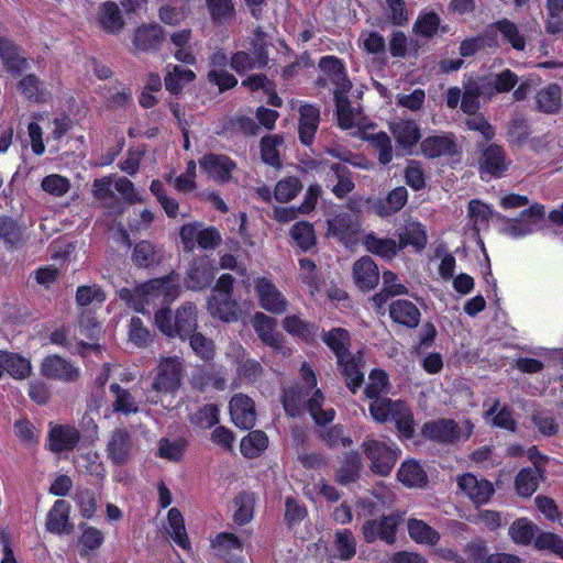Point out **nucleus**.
I'll list each match as a JSON object with an SVG mask.
<instances>
[{
	"label": "nucleus",
	"instance_id": "5",
	"mask_svg": "<svg viewBox=\"0 0 563 563\" xmlns=\"http://www.w3.org/2000/svg\"><path fill=\"white\" fill-rule=\"evenodd\" d=\"M155 324L162 333L169 338L185 339L192 334L197 327V312L192 303L183 305L173 316L169 309H159L155 313Z\"/></svg>",
	"mask_w": 563,
	"mask_h": 563
},
{
	"label": "nucleus",
	"instance_id": "48",
	"mask_svg": "<svg viewBox=\"0 0 563 563\" xmlns=\"http://www.w3.org/2000/svg\"><path fill=\"white\" fill-rule=\"evenodd\" d=\"M485 419L495 427L509 431L516 430V421L511 410L506 406H501L498 400H494L492 407L486 410Z\"/></svg>",
	"mask_w": 563,
	"mask_h": 563
},
{
	"label": "nucleus",
	"instance_id": "50",
	"mask_svg": "<svg viewBox=\"0 0 563 563\" xmlns=\"http://www.w3.org/2000/svg\"><path fill=\"white\" fill-rule=\"evenodd\" d=\"M537 103L541 111L555 113L561 108L562 90L556 84H551L537 93Z\"/></svg>",
	"mask_w": 563,
	"mask_h": 563
},
{
	"label": "nucleus",
	"instance_id": "31",
	"mask_svg": "<svg viewBox=\"0 0 563 563\" xmlns=\"http://www.w3.org/2000/svg\"><path fill=\"white\" fill-rule=\"evenodd\" d=\"M389 316L397 323L415 328L420 322L421 313L411 301L399 299L391 302Z\"/></svg>",
	"mask_w": 563,
	"mask_h": 563
},
{
	"label": "nucleus",
	"instance_id": "63",
	"mask_svg": "<svg viewBox=\"0 0 563 563\" xmlns=\"http://www.w3.org/2000/svg\"><path fill=\"white\" fill-rule=\"evenodd\" d=\"M388 391V377L387 374L380 369H374L371 372L368 377V384L365 388V394L368 398L375 399H386L385 397H380V395Z\"/></svg>",
	"mask_w": 563,
	"mask_h": 563
},
{
	"label": "nucleus",
	"instance_id": "61",
	"mask_svg": "<svg viewBox=\"0 0 563 563\" xmlns=\"http://www.w3.org/2000/svg\"><path fill=\"white\" fill-rule=\"evenodd\" d=\"M440 27V16L433 11H422L418 15L413 31L423 37H432Z\"/></svg>",
	"mask_w": 563,
	"mask_h": 563
},
{
	"label": "nucleus",
	"instance_id": "8",
	"mask_svg": "<svg viewBox=\"0 0 563 563\" xmlns=\"http://www.w3.org/2000/svg\"><path fill=\"white\" fill-rule=\"evenodd\" d=\"M180 240L186 251H192L196 245L201 249H214L221 242V235L214 228H205L200 222L187 223L180 229Z\"/></svg>",
	"mask_w": 563,
	"mask_h": 563
},
{
	"label": "nucleus",
	"instance_id": "17",
	"mask_svg": "<svg viewBox=\"0 0 563 563\" xmlns=\"http://www.w3.org/2000/svg\"><path fill=\"white\" fill-rule=\"evenodd\" d=\"M529 459L534 463L536 468H523L516 478V488L520 496H531L538 487L539 477L541 476V456L536 448L528 450Z\"/></svg>",
	"mask_w": 563,
	"mask_h": 563
},
{
	"label": "nucleus",
	"instance_id": "12",
	"mask_svg": "<svg viewBox=\"0 0 563 563\" xmlns=\"http://www.w3.org/2000/svg\"><path fill=\"white\" fill-rule=\"evenodd\" d=\"M200 169L208 178L225 184L232 179V174L236 169V164L224 154L209 153L199 162Z\"/></svg>",
	"mask_w": 563,
	"mask_h": 563
},
{
	"label": "nucleus",
	"instance_id": "55",
	"mask_svg": "<svg viewBox=\"0 0 563 563\" xmlns=\"http://www.w3.org/2000/svg\"><path fill=\"white\" fill-rule=\"evenodd\" d=\"M283 327L286 332L291 335L299 336L305 341H310L314 338L316 329L312 324L303 321L298 316H287L283 320Z\"/></svg>",
	"mask_w": 563,
	"mask_h": 563
},
{
	"label": "nucleus",
	"instance_id": "6",
	"mask_svg": "<svg viewBox=\"0 0 563 563\" xmlns=\"http://www.w3.org/2000/svg\"><path fill=\"white\" fill-rule=\"evenodd\" d=\"M473 429L474 426L468 420L439 419L426 422L422 433L434 441L454 443L467 440L473 433Z\"/></svg>",
	"mask_w": 563,
	"mask_h": 563
},
{
	"label": "nucleus",
	"instance_id": "21",
	"mask_svg": "<svg viewBox=\"0 0 563 563\" xmlns=\"http://www.w3.org/2000/svg\"><path fill=\"white\" fill-rule=\"evenodd\" d=\"M164 41V30L156 23L142 24L133 34V45L136 51L148 52L157 49Z\"/></svg>",
	"mask_w": 563,
	"mask_h": 563
},
{
	"label": "nucleus",
	"instance_id": "19",
	"mask_svg": "<svg viewBox=\"0 0 563 563\" xmlns=\"http://www.w3.org/2000/svg\"><path fill=\"white\" fill-rule=\"evenodd\" d=\"M230 415L233 423L241 429H251L256 421L253 400L245 395H235L230 401Z\"/></svg>",
	"mask_w": 563,
	"mask_h": 563
},
{
	"label": "nucleus",
	"instance_id": "58",
	"mask_svg": "<svg viewBox=\"0 0 563 563\" xmlns=\"http://www.w3.org/2000/svg\"><path fill=\"white\" fill-rule=\"evenodd\" d=\"M117 176H106L95 179L92 192L96 199L100 200L106 207H112L114 201Z\"/></svg>",
	"mask_w": 563,
	"mask_h": 563
},
{
	"label": "nucleus",
	"instance_id": "35",
	"mask_svg": "<svg viewBox=\"0 0 563 563\" xmlns=\"http://www.w3.org/2000/svg\"><path fill=\"white\" fill-rule=\"evenodd\" d=\"M299 136L302 143L310 144L319 125V109L311 104H303L299 109Z\"/></svg>",
	"mask_w": 563,
	"mask_h": 563
},
{
	"label": "nucleus",
	"instance_id": "26",
	"mask_svg": "<svg viewBox=\"0 0 563 563\" xmlns=\"http://www.w3.org/2000/svg\"><path fill=\"white\" fill-rule=\"evenodd\" d=\"M389 129L397 144L406 150L416 145L421 137L420 128L412 120L393 121Z\"/></svg>",
	"mask_w": 563,
	"mask_h": 563
},
{
	"label": "nucleus",
	"instance_id": "4",
	"mask_svg": "<svg viewBox=\"0 0 563 563\" xmlns=\"http://www.w3.org/2000/svg\"><path fill=\"white\" fill-rule=\"evenodd\" d=\"M369 412L377 422L393 421L401 437L410 439L415 432V421L410 408L401 400L375 399Z\"/></svg>",
	"mask_w": 563,
	"mask_h": 563
},
{
	"label": "nucleus",
	"instance_id": "43",
	"mask_svg": "<svg viewBox=\"0 0 563 563\" xmlns=\"http://www.w3.org/2000/svg\"><path fill=\"white\" fill-rule=\"evenodd\" d=\"M110 391L113 397V411L122 415L136 413L139 411V402L130 390L122 388L118 384H112Z\"/></svg>",
	"mask_w": 563,
	"mask_h": 563
},
{
	"label": "nucleus",
	"instance_id": "27",
	"mask_svg": "<svg viewBox=\"0 0 563 563\" xmlns=\"http://www.w3.org/2000/svg\"><path fill=\"white\" fill-rule=\"evenodd\" d=\"M216 268L210 260L202 257L196 261L187 273V286L194 290H200L210 285L214 277Z\"/></svg>",
	"mask_w": 563,
	"mask_h": 563
},
{
	"label": "nucleus",
	"instance_id": "46",
	"mask_svg": "<svg viewBox=\"0 0 563 563\" xmlns=\"http://www.w3.org/2000/svg\"><path fill=\"white\" fill-rule=\"evenodd\" d=\"M49 341L53 344L64 346L71 353H77L80 355H86L91 351L99 350V345L96 343H88L84 340H69L64 329H57L53 331L49 335Z\"/></svg>",
	"mask_w": 563,
	"mask_h": 563
},
{
	"label": "nucleus",
	"instance_id": "16",
	"mask_svg": "<svg viewBox=\"0 0 563 563\" xmlns=\"http://www.w3.org/2000/svg\"><path fill=\"white\" fill-rule=\"evenodd\" d=\"M360 231L358 221L347 213H341L328 220V235L338 238L346 245L356 241Z\"/></svg>",
	"mask_w": 563,
	"mask_h": 563
},
{
	"label": "nucleus",
	"instance_id": "41",
	"mask_svg": "<svg viewBox=\"0 0 563 563\" xmlns=\"http://www.w3.org/2000/svg\"><path fill=\"white\" fill-rule=\"evenodd\" d=\"M131 451L130 437L126 432L118 430L113 432L107 445L108 456L115 464H123L128 461Z\"/></svg>",
	"mask_w": 563,
	"mask_h": 563
},
{
	"label": "nucleus",
	"instance_id": "14",
	"mask_svg": "<svg viewBox=\"0 0 563 563\" xmlns=\"http://www.w3.org/2000/svg\"><path fill=\"white\" fill-rule=\"evenodd\" d=\"M459 489L474 504L483 505L489 501L495 493L493 484L484 477L472 473L463 474L457 478Z\"/></svg>",
	"mask_w": 563,
	"mask_h": 563
},
{
	"label": "nucleus",
	"instance_id": "9",
	"mask_svg": "<svg viewBox=\"0 0 563 563\" xmlns=\"http://www.w3.org/2000/svg\"><path fill=\"white\" fill-rule=\"evenodd\" d=\"M254 288L260 306L264 310L273 314H282L287 311L288 300L271 279L266 277L256 278Z\"/></svg>",
	"mask_w": 563,
	"mask_h": 563
},
{
	"label": "nucleus",
	"instance_id": "32",
	"mask_svg": "<svg viewBox=\"0 0 563 563\" xmlns=\"http://www.w3.org/2000/svg\"><path fill=\"white\" fill-rule=\"evenodd\" d=\"M398 245L402 250L407 246H412L416 251H422L428 243V234L424 225L420 222H409L398 233Z\"/></svg>",
	"mask_w": 563,
	"mask_h": 563
},
{
	"label": "nucleus",
	"instance_id": "59",
	"mask_svg": "<svg viewBox=\"0 0 563 563\" xmlns=\"http://www.w3.org/2000/svg\"><path fill=\"white\" fill-rule=\"evenodd\" d=\"M70 180L59 174H49L41 181V188L47 195L59 198L70 190Z\"/></svg>",
	"mask_w": 563,
	"mask_h": 563
},
{
	"label": "nucleus",
	"instance_id": "15",
	"mask_svg": "<svg viewBox=\"0 0 563 563\" xmlns=\"http://www.w3.org/2000/svg\"><path fill=\"white\" fill-rule=\"evenodd\" d=\"M41 374L47 378L74 382L79 377V368L59 355H49L41 364Z\"/></svg>",
	"mask_w": 563,
	"mask_h": 563
},
{
	"label": "nucleus",
	"instance_id": "13",
	"mask_svg": "<svg viewBox=\"0 0 563 563\" xmlns=\"http://www.w3.org/2000/svg\"><path fill=\"white\" fill-rule=\"evenodd\" d=\"M400 520V515L384 516L379 520H367L362 527L365 541L372 543L380 539L386 543H394L396 540L397 526Z\"/></svg>",
	"mask_w": 563,
	"mask_h": 563
},
{
	"label": "nucleus",
	"instance_id": "57",
	"mask_svg": "<svg viewBox=\"0 0 563 563\" xmlns=\"http://www.w3.org/2000/svg\"><path fill=\"white\" fill-rule=\"evenodd\" d=\"M323 341L335 353L338 362H343L344 354L349 353L346 347L350 341L347 331L342 328L333 329L324 335Z\"/></svg>",
	"mask_w": 563,
	"mask_h": 563
},
{
	"label": "nucleus",
	"instance_id": "45",
	"mask_svg": "<svg viewBox=\"0 0 563 563\" xmlns=\"http://www.w3.org/2000/svg\"><path fill=\"white\" fill-rule=\"evenodd\" d=\"M211 545L216 554L224 560H230L242 552V544L239 539L228 532L219 533L211 540Z\"/></svg>",
	"mask_w": 563,
	"mask_h": 563
},
{
	"label": "nucleus",
	"instance_id": "34",
	"mask_svg": "<svg viewBox=\"0 0 563 563\" xmlns=\"http://www.w3.org/2000/svg\"><path fill=\"white\" fill-rule=\"evenodd\" d=\"M421 152L426 157L435 158L455 153V143L450 135H433L421 143Z\"/></svg>",
	"mask_w": 563,
	"mask_h": 563
},
{
	"label": "nucleus",
	"instance_id": "52",
	"mask_svg": "<svg viewBox=\"0 0 563 563\" xmlns=\"http://www.w3.org/2000/svg\"><path fill=\"white\" fill-rule=\"evenodd\" d=\"M0 361H3L4 371L14 378L23 379L31 373V362L19 354L3 352Z\"/></svg>",
	"mask_w": 563,
	"mask_h": 563
},
{
	"label": "nucleus",
	"instance_id": "28",
	"mask_svg": "<svg viewBox=\"0 0 563 563\" xmlns=\"http://www.w3.org/2000/svg\"><path fill=\"white\" fill-rule=\"evenodd\" d=\"M97 22L107 33H119L124 26V19L118 4L113 1L103 2L98 10Z\"/></svg>",
	"mask_w": 563,
	"mask_h": 563
},
{
	"label": "nucleus",
	"instance_id": "47",
	"mask_svg": "<svg viewBox=\"0 0 563 563\" xmlns=\"http://www.w3.org/2000/svg\"><path fill=\"white\" fill-rule=\"evenodd\" d=\"M284 146V137L273 134L264 136L261 141V157L264 163L278 167L280 166V152Z\"/></svg>",
	"mask_w": 563,
	"mask_h": 563
},
{
	"label": "nucleus",
	"instance_id": "29",
	"mask_svg": "<svg viewBox=\"0 0 563 563\" xmlns=\"http://www.w3.org/2000/svg\"><path fill=\"white\" fill-rule=\"evenodd\" d=\"M195 79L196 74L191 69L174 64H168L165 67V88L173 95L181 93L186 85L192 82Z\"/></svg>",
	"mask_w": 563,
	"mask_h": 563
},
{
	"label": "nucleus",
	"instance_id": "49",
	"mask_svg": "<svg viewBox=\"0 0 563 563\" xmlns=\"http://www.w3.org/2000/svg\"><path fill=\"white\" fill-rule=\"evenodd\" d=\"M538 527L527 518L515 520L509 528V536L517 544L528 545L536 541Z\"/></svg>",
	"mask_w": 563,
	"mask_h": 563
},
{
	"label": "nucleus",
	"instance_id": "22",
	"mask_svg": "<svg viewBox=\"0 0 563 563\" xmlns=\"http://www.w3.org/2000/svg\"><path fill=\"white\" fill-rule=\"evenodd\" d=\"M508 168L503 150L497 145H489L479 161V172L482 179L486 176L499 177Z\"/></svg>",
	"mask_w": 563,
	"mask_h": 563
},
{
	"label": "nucleus",
	"instance_id": "25",
	"mask_svg": "<svg viewBox=\"0 0 563 563\" xmlns=\"http://www.w3.org/2000/svg\"><path fill=\"white\" fill-rule=\"evenodd\" d=\"M70 505L64 499H58L54 503L46 516L47 531L56 534L68 532L71 528L69 522Z\"/></svg>",
	"mask_w": 563,
	"mask_h": 563
},
{
	"label": "nucleus",
	"instance_id": "54",
	"mask_svg": "<svg viewBox=\"0 0 563 563\" xmlns=\"http://www.w3.org/2000/svg\"><path fill=\"white\" fill-rule=\"evenodd\" d=\"M494 26L501 34L504 40L511 45L514 49H525L526 37L514 22L504 19L496 22Z\"/></svg>",
	"mask_w": 563,
	"mask_h": 563
},
{
	"label": "nucleus",
	"instance_id": "51",
	"mask_svg": "<svg viewBox=\"0 0 563 563\" xmlns=\"http://www.w3.org/2000/svg\"><path fill=\"white\" fill-rule=\"evenodd\" d=\"M268 446V438L265 432L255 430L250 432L241 441V453L247 459L260 456Z\"/></svg>",
	"mask_w": 563,
	"mask_h": 563
},
{
	"label": "nucleus",
	"instance_id": "10",
	"mask_svg": "<svg viewBox=\"0 0 563 563\" xmlns=\"http://www.w3.org/2000/svg\"><path fill=\"white\" fill-rule=\"evenodd\" d=\"M543 217V206L533 205L522 211L518 219L508 220L503 232L510 238H523L540 228Z\"/></svg>",
	"mask_w": 563,
	"mask_h": 563
},
{
	"label": "nucleus",
	"instance_id": "53",
	"mask_svg": "<svg viewBox=\"0 0 563 563\" xmlns=\"http://www.w3.org/2000/svg\"><path fill=\"white\" fill-rule=\"evenodd\" d=\"M333 548L339 559L351 560L356 554V541L352 531L340 529L334 533Z\"/></svg>",
	"mask_w": 563,
	"mask_h": 563
},
{
	"label": "nucleus",
	"instance_id": "36",
	"mask_svg": "<svg viewBox=\"0 0 563 563\" xmlns=\"http://www.w3.org/2000/svg\"><path fill=\"white\" fill-rule=\"evenodd\" d=\"M320 170L325 173L327 176L331 177L329 181L338 180V183L332 188V191L336 197L343 198L354 188L353 181L345 176V166L341 163H322Z\"/></svg>",
	"mask_w": 563,
	"mask_h": 563
},
{
	"label": "nucleus",
	"instance_id": "20",
	"mask_svg": "<svg viewBox=\"0 0 563 563\" xmlns=\"http://www.w3.org/2000/svg\"><path fill=\"white\" fill-rule=\"evenodd\" d=\"M353 279L362 290L375 288L379 282V271L376 263L369 256H363L353 265Z\"/></svg>",
	"mask_w": 563,
	"mask_h": 563
},
{
	"label": "nucleus",
	"instance_id": "30",
	"mask_svg": "<svg viewBox=\"0 0 563 563\" xmlns=\"http://www.w3.org/2000/svg\"><path fill=\"white\" fill-rule=\"evenodd\" d=\"M407 531L410 539L428 547H434L440 541V533L426 521L416 518H409L407 521Z\"/></svg>",
	"mask_w": 563,
	"mask_h": 563
},
{
	"label": "nucleus",
	"instance_id": "11",
	"mask_svg": "<svg viewBox=\"0 0 563 563\" xmlns=\"http://www.w3.org/2000/svg\"><path fill=\"white\" fill-rule=\"evenodd\" d=\"M183 363L177 356L163 357L156 368L153 389L157 393H172L180 384Z\"/></svg>",
	"mask_w": 563,
	"mask_h": 563
},
{
	"label": "nucleus",
	"instance_id": "62",
	"mask_svg": "<svg viewBox=\"0 0 563 563\" xmlns=\"http://www.w3.org/2000/svg\"><path fill=\"white\" fill-rule=\"evenodd\" d=\"M290 234L296 244L303 251L311 249L316 244L314 230L309 222L301 221L295 223Z\"/></svg>",
	"mask_w": 563,
	"mask_h": 563
},
{
	"label": "nucleus",
	"instance_id": "18",
	"mask_svg": "<svg viewBox=\"0 0 563 563\" xmlns=\"http://www.w3.org/2000/svg\"><path fill=\"white\" fill-rule=\"evenodd\" d=\"M252 325L257 336L265 345L277 352L283 351L284 346L279 334L276 331V319L265 314L264 312H256L253 317Z\"/></svg>",
	"mask_w": 563,
	"mask_h": 563
},
{
	"label": "nucleus",
	"instance_id": "37",
	"mask_svg": "<svg viewBox=\"0 0 563 563\" xmlns=\"http://www.w3.org/2000/svg\"><path fill=\"white\" fill-rule=\"evenodd\" d=\"M78 440V431L70 426H56L49 432V448L55 452L73 449Z\"/></svg>",
	"mask_w": 563,
	"mask_h": 563
},
{
	"label": "nucleus",
	"instance_id": "2",
	"mask_svg": "<svg viewBox=\"0 0 563 563\" xmlns=\"http://www.w3.org/2000/svg\"><path fill=\"white\" fill-rule=\"evenodd\" d=\"M301 377L305 383L303 389H290L284 395V408L290 416L299 413V404L307 401L308 410L318 424H325L331 422L334 418V410L332 408L321 409L324 397L320 389H317V378L312 369L307 365L301 366Z\"/></svg>",
	"mask_w": 563,
	"mask_h": 563
},
{
	"label": "nucleus",
	"instance_id": "24",
	"mask_svg": "<svg viewBox=\"0 0 563 563\" xmlns=\"http://www.w3.org/2000/svg\"><path fill=\"white\" fill-rule=\"evenodd\" d=\"M208 310L212 317L224 322H235L241 317L240 307L231 296L212 295L208 301Z\"/></svg>",
	"mask_w": 563,
	"mask_h": 563
},
{
	"label": "nucleus",
	"instance_id": "3",
	"mask_svg": "<svg viewBox=\"0 0 563 563\" xmlns=\"http://www.w3.org/2000/svg\"><path fill=\"white\" fill-rule=\"evenodd\" d=\"M179 292V285L175 276L150 280L135 288L134 292L130 289H121L120 298L128 301L135 311L145 312L144 305L154 303L157 299L163 302L173 301Z\"/></svg>",
	"mask_w": 563,
	"mask_h": 563
},
{
	"label": "nucleus",
	"instance_id": "38",
	"mask_svg": "<svg viewBox=\"0 0 563 563\" xmlns=\"http://www.w3.org/2000/svg\"><path fill=\"white\" fill-rule=\"evenodd\" d=\"M366 251L383 258H393L400 251L398 242L389 238H378L374 233L367 234L363 240Z\"/></svg>",
	"mask_w": 563,
	"mask_h": 563
},
{
	"label": "nucleus",
	"instance_id": "56",
	"mask_svg": "<svg viewBox=\"0 0 563 563\" xmlns=\"http://www.w3.org/2000/svg\"><path fill=\"white\" fill-rule=\"evenodd\" d=\"M484 97V89L478 80H468L464 86L461 108L467 114H474L479 106L478 98Z\"/></svg>",
	"mask_w": 563,
	"mask_h": 563
},
{
	"label": "nucleus",
	"instance_id": "33",
	"mask_svg": "<svg viewBox=\"0 0 563 563\" xmlns=\"http://www.w3.org/2000/svg\"><path fill=\"white\" fill-rule=\"evenodd\" d=\"M165 530L178 547L187 551L190 550V541L186 532L184 517L177 508L168 510Z\"/></svg>",
	"mask_w": 563,
	"mask_h": 563
},
{
	"label": "nucleus",
	"instance_id": "1",
	"mask_svg": "<svg viewBox=\"0 0 563 563\" xmlns=\"http://www.w3.org/2000/svg\"><path fill=\"white\" fill-rule=\"evenodd\" d=\"M319 67L333 86V95L336 107L339 125L344 129L365 126V118L360 107H352L346 93L352 88V82L346 76L342 62L334 56H324L320 59Z\"/></svg>",
	"mask_w": 563,
	"mask_h": 563
},
{
	"label": "nucleus",
	"instance_id": "39",
	"mask_svg": "<svg viewBox=\"0 0 563 563\" xmlns=\"http://www.w3.org/2000/svg\"><path fill=\"white\" fill-rule=\"evenodd\" d=\"M400 483L409 488L423 487L427 483V474L422 466L415 460L405 461L397 473Z\"/></svg>",
	"mask_w": 563,
	"mask_h": 563
},
{
	"label": "nucleus",
	"instance_id": "44",
	"mask_svg": "<svg viewBox=\"0 0 563 563\" xmlns=\"http://www.w3.org/2000/svg\"><path fill=\"white\" fill-rule=\"evenodd\" d=\"M338 363L342 368V375L345 377L347 387L354 394L362 385L364 378V373L361 369V357L346 353L344 354V361Z\"/></svg>",
	"mask_w": 563,
	"mask_h": 563
},
{
	"label": "nucleus",
	"instance_id": "42",
	"mask_svg": "<svg viewBox=\"0 0 563 563\" xmlns=\"http://www.w3.org/2000/svg\"><path fill=\"white\" fill-rule=\"evenodd\" d=\"M408 199V192L405 187H397L389 192L386 201H377L373 203V211L380 216L387 217L391 213L399 211Z\"/></svg>",
	"mask_w": 563,
	"mask_h": 563
},
{
	"label": "nucleus",
	"instance_id": "64",
	"mask_svg": "<svg viewBox=\"0 0 563 563\" xmlns=\"http://www.w3.org/2000/svg\"><path fill=\"white\" fill-rule=\"evenodd\" d=\"M299 277L301 282L307 286L310 295H314L320 290V279L318 276L316 264L308 258L299 260Z\"/></svg>",
	"mask_w": 563,
	"mask_h": 563
},
{
	"label": "nucleus",
	"instance_id": "60",
	"mask_svg": "<svg viewBox=\"0 0 563 563\" xmlns=\"http://www.w3.org/2000/svg\"><path fill=\"white\" fill-rule=\"evenodd\" d=\"M266 63V56L260 52L256 57L245 53L238 52L231 57L230 65L239 74H244Z\"/></svg>",
	"mask_w": 563,
	"mask_h": 563
},
{
	"label": "nucleus",
	"instance_id": "40",
	"mask_svg": "<svg viewBox=\"0 0 563 563\" xmlns=\"http://www.w3.org/2000/svg\"><path fill=\"white\" fill-rule=\"evenodd\" d=\"M0 58L8 71L19 74L27 65L16 46L5 37H0Z\"/></svg>",
	"mask_w": 563,
	"mask_h": 563
},
{
	"label": "nucleus",
	"instance_id": "23",
	"mask_svg": "<svg viewBox=\"0 0 563 563\" xmlns=\"http://www.w3.org/2000/svg\"><path fill=\"white\" fill-rule=\"evenodd\" d=\"M484 89V98H490L495 93L510 91L518 82L517 75L510 69H505L499 74L490 75L477 79Z\"/></svg>",
	"mask_w": 563,
	"mask_h": 563
},
{
	"label": "nucleus",
	"instance_id": "7",
	"mask_svg": "<svg viewBox=\"0 0 563 563\" xmlns=\"http://www.w3.org/2000/svg\"><path fill=\"white\" fill-rule=\"evenodd\" d=\"M363 450L371 461V470L382 476H387L399 456V449L391 443L366 438Z\"/></svg>",
	"mask_w": 563,
	"mask_h": 563
}]
</instances>
